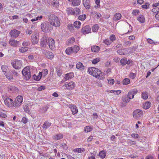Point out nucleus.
<instances>
[{
  "mask_svg": "<svg viewBox=\"0 0 159 159\" xmlns=\"http://www.w3.org/2000/svg\"><path fill=\"white\" fill-rule=\"evenodd\" d=\"M30 45V43L29 41H23L22 43V45L24 47H26L29 46Z\"/></svg>",
  "mask_w": 159,
  "mask_h": 159,
  "instance_id": "obj_56",
  "label": "nucleus"
},
{
  "mask_svg": "<svg viewBox=\"0 0 159 159\" xmlns=\"http://www.w3.org/2000/svg\"><path fill=\"white\" fill-rule=\"evenodd\" d=\"M130 82V80L128 78L125 79L122 82L123 84L125 85L129 84Z\"/></svg>",
  "mask_w": 159,
  "mask_h": 159,
  "instance_id": "obj_40",
  "label": "nucleus"
},
{
  "mask_svg": "<svg viewBox=\"0 0 159 159\" xmlns=\"http://www.w3.org/2000/svg\"><path fill=\"white\" fill-rule=\"evenodd\" d=\"M139 13V11L138 10H134L132 12V14L134 16H136Z\"/></svg>",
  "mask_w": 159,
  "mask_h": 159,
  "instance_id": "obj_48",
  "label": "nucleus"
},
{
  "mask_svg": "<svg viewBox=\"0 0 159 159\" xmlns=\"http://www.w3.org/2000/svg\"><path fill=\"white\" fill-rule=\"evenodd\" d=\"M48 19L51 26L57 27H59L61 24L60 20L55 15L50 14L48 16Z\"/></svg>",
  "mask_w": 159,
  "mask_h": 159,
  "instance_id": "obj_1",
  "label": "nucleus"
},
{
  "mask_svg": "<svg viewBox=\"0 0 159 159\" xmlns=\"http://www.w3.org/2000/svg\"><path fill=\"white\" fill-rule=\"evenodd\" d=\"M74 77V74L73 73H69L66 74L65 77V80H68L71 79Z\"/></svg>",
  "mask_w": 159,
  "mask_h": 159,
  "instance_id": "obj_21",
  "label": "nucleus"
},
{
  "mask_svg": "<svg viewBox=\"0 0 159 159\" xmlns=\"http://www.w3.org/2000/svg\"><path fill=\"white\" fill-rule=\"evenodd\" d=\"M137 20L141 23H143L145 21V18L143 15H139L137 17Z\"/></svg>",
  "mask_w": 159,
  "mask_h": 159,
  "instance_id": "obj_25",
  "label": "nucleus"
},
{
  "mask_svg": "<svg viewBox=\"0 0 159 159\" xmlns=\"http://www.w3.org/2000/svg\"><path fill=\"white\" fill-rule=\"evenodd\" d=\"M48 44L49 48L52 49L55 47V41L52 38H49L48 39Z\"/></svg>",
  "mask_w": 159,
  "mask_h": 159,
  "instance_id": "obj_12",
  "label": "nucleus"
},
{
  "mask_svg": "<svg viewBox=\"0 0 159 159\" xmlns=\"http://www.w3.org/2000/svg\"><path fill=\"white\" fill-rule=\"evenodd\" d=\"M22 72L26 80H28L30 78L31 73L29 67L26 66L24 68L22 71Z\"/></svg>",
  "mask_w": 159,
  "mask_h": 159,
  "instance_id": "obj_4",
  "label": "nucleus"
},
{
  "mask_svg": "<svg viewBox=\"0 0 159 159\" xmlns=\"http://www.w3.org/2000/svg\"><path fill=\"white\" fill-rule=\"evenodd\" d=\"M74 11L75 12V14L76 15H79L80 13V10L79 8L76 7L74 9Z\"/></svg>",
  "mask_w": 159,
  "mask_h": 159,
  "instance_id": "obj_51",
  "label": "nucleus"
},
{
  "mask_svg": "<svg viewBox=\"0 0 159 159\" xmlns=\"http://www.w3.org/2000/svg\"><path fill=\"white\" fill-rule=\"evenodd\" d=\"M69 107L71 109L73 114L75 115L77 113L78 111L75 105H69Z\"/></svg>",
  "mask_w": 159,
  "mask_h": 159,
  "instance_id": "obj_15",
  "label": "nucleus"
},
{
  "mask_svg": "<svg viewBox=\"0 0 159 159\" xmlns=\"http://www.w3.org/2000/svg\"><path fill=\"white\" fill-rule=\"evenodd\" d=\"M106 155V152L104 151H102L99 153V156L102 158H104L105 157Z\"/></svg>",
  "mask_w": 159,
  "mask_h": 159,
  "instance_id": "obj_34",
  "label": "nucleus"
},
{
  "mask_svg": "<svg viewBox=\"0 0 159 159\" xmlns=\"http://www.w3.org/2000/svg\"><path fill=\"white\" fill-rule=\"evenodd\" d=\"M5 104L8 107H12L14 106V103L13 100L9 98H5L4 101Z\"/></svg>",
  "mask_w": 159,
  "mask_h": 159,
  "instance_id": "obj_8",
  "label": "nucleus"
},
{
  "mask_svg": "<svg viewBox=\"0 0 159 159\" xmlns=\"http://www.w3.org/2000/svg\"><path fill=\"white\" fill-rule=\"evenodd\" d=\"M67 12L68 14L75 15V12L74 11V9L71 7L68 8L67 9Z\"/></svg>",
  "mask_w": 159,
  "mask_h": 159,
  "instance_id": "obj_23",
  "label": "nucleus"
},
{
  "mask_svg": "<svg viewBox=\"0 0 159 159\" xmlns=\"http://www.w3.org/2000/svg\"><path fill=\"white\" fill-rule=\"evenodd\" d=\"M142 98L144 99H146L148 98V93L146 92H143L142 94Z\"/></svg>",
  "mask_w": 159,
  "mask_h": 159,
  "instance_id": "obj_47",
  "label": "nucleus"
},
{
  "mask_svg": "<svg viewBox=\"0 0 159 159\" xmlns=\"http://www.w3.org/2000/svg\"><path fill=\"white\" fill-rule=\"evenodd\" d=\"M95 2L97 5L95 6L96 8H98L100 7V0H96L95 1Z\"/></svg>",
  "mask_w": 159,
  "mask_h": 159,
  "instance_id": "obj_58",
  "label": "nucleus"
},
{
  "mask_svg": "<svg viewBox=\"0 0 159 159\" xmlns=\"http://www.w3.org/2000/svg\"><path fill=\"white\" fill-rule=\"evenodd\" d=\"M137 48V47L133 46L129 48L128 50H130L129 52L131 53L135 51Z\"/></svg>",
  "mask_w": 159,
  "mask_h": 159,
  "instance_id": "obj_43",
  "label": "nucleus"
},
{
  "mask_svg": "<svg viewBox=\"0 0 159 159\" xmlns=\"http://www.w3.org/2000/svg\"><path fill=\"white\" fill-rule=\"evenodd\" d=\"M80 0H74L72 1V4L74 6H77L80 5Z\"/></svg>",
  "mask_w": 159,
  "mask_h": 159,
  "instance_id": "obj_33",
  "label": "nucleus"
},
{
  "mask_svg": "<svg viewBox=\"0 0 159 159\" xmlns=\"http://www.w3.org/2000/svg\"><path fill=\"white\" fill-rule=\"evenodd\" d=\"M88 71L90 74L95 77L98 79H102V73L101 70L98 69L95 67H91L88 69Z\"/></svg>",
  "mask_w": 159,
  "mask_h": 159,
  "instance_id": "obj_2",
  "label": "nucleus"
},
{
  "mask_svg": "<svg viewBox=\"0 0 159 159\" xmlns=\"http://www.w3.org/2000/svg\"><path fill=\"white\" fill-rule=\"evenodd\" d=\"M121 16V15L120 13H117L115 15L114 19L115 20H118L120 19Z\"/></svg>",
  "mask_w": 159,
  "mask_h": 159,
  "instance_id": "obj_27",
  "label": "nucleus"
},
{
  "mask_svg": "<svg viewBox=\"0 0 159 159\" xmlns=\"http://www.w3.org/2000/svg\"><path fill=\"white\" fill-rule=\"evenodd\" d=\"M92 51L94 52H98L100 50V48L97 46H93L91 48Z\"/></svg>",
  "mask_w": 159,
  "mask_h": 159,
  "instance_id": "obj_24",
  "label": "nucleus"
},
{
  "mask_svg": "<svg viewBox=\"0 0 159 159\" xmlns=\"http://www.w3.org/2000/svg\"><path fill=\"white\" fill-rule=\"evenodd\" d=\"M64 86L66 87V89L69 90H72L75 87V84L74 82L71 81L67 84L65 83ZM63 86H64V85H63Z\"/></svg>",
  "mask_w": 159,
  "mask_h": 159,
  "instance_id": "obj_11",
  "label": "nucleus"
},
{
  "mask_svg": "<svg viewBox=\"0 0 159 159\" xmlns=\"http://www.w3.org/2000/svg\"><path fill=\"white\" fill-rule=\"evenodd\" d=\"M43 53L48 59H52L54 57L53 53L49 51L44 50L43 51Z\"/></svg>",
  "mask_w": 159,
  "mask_h": 159,
  "instance_id": "obj_9",
  "label": "nucleus"
},
{
  "mask_svg": "<svg viewBox=\"0 0 159 159\" xmlns=\"http://www.w3.org/2000/svg\"><path fill=\"white\" fill-rule=\"evenodd\" d=\"M130 99L128 98H127L126 95L123 96L122 98V100L125 102H129L130 101Z\"/></svg>",
  "mask_w": 159,
  "mask_h": 159,
  "instance_id": "obj_38",
  "label": "nucleus"
},
{
  "mask_svg": "<svg viewBox=\"0 0 159 159\" xmlns=\"http://www.w3.org/2000/svg\"><path fill=\"white\" fill-rule=\"evenodd\" d=\"M81 25V23L79 21H76L74 22V26L76 28H79Z\"/></svg>",
  "mask_w": 159,
  "mask_h": 159,
  "instance_id": "obj_39",
  "label": "nucleus"
},
{
  "mask_svg": "<svg viewBox=\"0 0 159 159\" xmlns=\"http://www.w3.org/2000/svg\"><path fill=\"white\" fill-rule=\"evenodd\" d=\"M6 77L9 80H11L13 79V76L12 75L10 74H6L5 75Z\"/></svg>",
  "mask_w": 159,
  "mask_h": 159,
  "instance_id": "obj_50",
  "label": "nucleus"
},
{
  "mask_svg": "<svg viewBox=\"0 0 159 159\" xmlns=\"http://www.w3.org/2000/svg\"><path fill=\"white\" fill-rule=\"evenodd\" d=\"M127 59L125 58H122L120 61V63L122 66L125 65L127 64Z\"/></svg>",
  "mask_w": 159,
  "mask_h": 159,
  "instance_id": "obj_35",
  "label": "nucleus"
},
{
  "mask_svg": "<svg viewBox=\"0 0 159 159\" xmlns=\"http://www.w3.org/2000/svg\"><path fill=\"white\" fill-rule=\"evenodd\" d=\"M47 42V39L46 38H43L41 42V45L42 47H44L46 45Z\"/></svg>",
  "mask_w": 159,
  "mask_h": 159,
  "instance_id": "obj_41",
  "label": "nucleus"
},
{
  "mask_svg": "<svg viewBox=\"0 0 159 159\" xmlns=\"http://www.w3.org/2000/svg\"><path fill=\"white\" fill-rule=\"evenodd\" d=\"M86 18V15H82L79 16V19L80 20H83L85 19Z\"/></svg>",
  "mask_w": 159,
  "mask_h": 159,
  "instance_id": "obj_55",
  "label": "nucleus"
},
{
  "mask_svg": "<svg viewBox=\"0 0 159 159\" xmlns=\"http://www.w3.org/2000/svg\"><path fill=\"white\" fill-rule=\"evenodd\" d=\"M75 41V39L74 38L72 37L69 39L68 40V42L69 44H71L73 43Z\"/></svg>",
  "mask_w": 159,
  "mask_h": 159,
  "instance_id": "obj_46",
  "label": "nucleus"
},
{
  "mask_svg": "<svg viewBox=\"0 0 159 159\" xmlns=\"http://www.w3.org/2000/svg\"><path fill=\"white\" fill-rule=\"evenodd\" d=\"M71 47L73 53H77L80 50L79 47L77 45H75Z\"/></svg>",
  "mask_w": 159,
  "mask_h": 159,
  "instance_id": "obj_26",
  "label": "nucleus"
},
{
  "mask_svg": "<svg viewBox=\"0 0 159 159\" xmlns=\"http://www.w3.org/2000/svg\"><path fill=\"white\" fill-rule=\"evenodd\" d=\"M138 93V90L136 89H133L131 92H129L128 94L127 97L129 99L133 98L134 96V95Z\"/></svg>",
  "mask_w": 159,
  "mask_h": 159,
  "instance_id": "obj_13",
  "label": "nucleus"
},
{
  "mask_svg": "<svg viewBox=\"0 0 159 159\" xmlns=\"http://www.w3.org/2000/svg\"><path fill=\"white\" fill-rule=\"evenodd\" d=\"M90 27L89 25L84 26L81 29V32L84 34L89 33L90 32Z\"/></svg>",
  "mask_w": 159,
  "mask_h": 159,
  "instance_id": "obj_14",
  "label": "nucleus"
},
{
  "mask_svg": "<svg viewBox=\"0 0 159 159\" xmlns=\"http://www.w3.org/2000/svg\"><path fill=\"white\" fill-rule=\"evenodd\" d=\"M23 100V97L21 95L18 96L16 98L14 106L17 107L20 106L22 104Z\"/></svg>",
  "mask_w": 159,
  "mask_h": 159,
  "instance_id": "obj_7",
  "label": "nucleus"
},
{
  "mask_svg": "<svg viewBox=\"0 0 159 159\" xmlns=\"http://www.w3.org/2000/svg\"><path fill=\"white\" fill-rule=\"evenodd\" d=\"M28 50V48L26 47H21L19 48V52H20L23 53L27 51Z\"/></svg>",
  "mask_w": 159,
  "mask_h": 159,
  "instance_id": "obj_28",
  "label": "nucleus"
},
{
  "mask_svg": "<svg viewBox=\"0 0 159 159\" xmlns=\"http://www.w3.org/2000/svg\"><path fill=\"white\" fill-rule=\"evenodd\" d=\"M143 112L140 109L135 110L133 112V115L134 118L136 119H140L142 116Z\"/></svg>",
  "mask_w": 159,
  "mask_h": 159,
  "instance_id": "obj_6",
  "label": "nucleus"
},
{
  "mask_svg": "<svg viewBox=\"0 0 159 159\" xmlns=\"http://www.w3.org/2000/svg\"><path fill=\"white\" fill-rule=\"evenodd\" d=\"M63 138V135L61 134H56L53 137V139L55 141L60 140Z\"/></svg>",
  "mask_w": 159,
  "mask_h": 159,
  "instance_id": "obj_19",
  "label": "nucleus"
},
{
  "mask_svg": "<svg viewBox=\"0 0 159 159\" xmlns=\"http://www.w3.org/2000/svg\"><path fill=\"white\" fill-rule=\"evenodd\" d=\"M66 52L67 54L70 55L73 53L72 47L67 48L66 50Z\"/></svg>",
  "mask_w": 159,
  "mask_h": 159,
  "instance_id": "obj_36",
  "label": "nucleus"
},
{
  "mask_svg": "<svg viewBox=\"0 0 159 159\" xmlns=\"http://www.w3.org/2000/svg\"><path fill=\"white\" fill-rule=\"evenodd\" d=\"M68 27L70 31L73 30V26L72 24H69L68 25Z\"/></svg>",
  "mask_w": 159,
  "mask_h": 159,
  "instance_id": "obj_64",
  "label": "nucleus"
},
{
  "mask_svg": "<svg viewBox=\"0 0 159 159\" xmlns=\"http://www.w3.org/2000/svg\"><path fill=\"white\" fill-rule=\"evenodd\" d=\"M152 11L154 13H156L159 11V7H155L152 10Z\"/></svg>",
  "mask_w": 159,
  "mask_h": 159,
  "instance_id": "obj_57",
  "label": "nucleus"
},
{
  "mask_svg": "<svg viewBox=\"0 0 159 159\" xmlns=\"http://www.w3.org/2000/svg\"><path fill=\"white\" fill-rule=\"evenodd\" d=\"M40 26L42 30L45 33L49 32L53 29V27L49 21L43 22L41 24Z\"/></svg>",
  "mask_w": 159,
  "mask_h": 159,
  "instance_id": "obj_3",
  "label": "nucleus"
},
{
  "mask_svg": "<svg viewBox=\"0 0 159 159\" xmlns=\"http://www.w3.org/2000/svg\"><path fill=\"white\" fill-rule=\"evenodd\" d=\"M60 147L66 150L67 149V145L66 143H60Z\"/></svg>",
  "mask_w": 159,
  "mask_h": 159,
  "instance_id": "obj_49",
  "label": "nucleus"
},
{
  "mask_svg": "<svg viewBox=\"0 0 159 159\" xmlns=\"http://www.w3.org/2000/svg\"><path fill=\"white\" fill-rule=\"evenodd\" d=\"M92 130V128L89 126H87L84 128V131L87 132H90Z\"/></svg>",
  "mask_w": 159,
  "mask_h": 159,
  "instance_id": "obj_44",
  "label": "nucleus"
},
{
  "mask_svg": "<svg viewBox=\"0 0 159 159\" xmlns=\"http://www.w3.org/2000/svg\"><path fill=\"white\" fill-rule=\"evenodd\" d=\"M147 41L148 43L150 44H152L153 43H155L154 41L150 39H148Z\"/></svg>",
  "mask_w": 159,
  "mask_h": 159,
  "instance_id": "obj_61",
  "label": "nucleus"
},
{
  "mask_svg": "<svg viewBox=\"0 0 159 159\" xmlns=\"http://www.w3.org/2000/svg\"><path fill=\"white\" fill-rule=\"evenodd\" d=\"M42 77V73L39 72L38 75H35V74L33 75V79L36 81H39L41 79Z\"/></svg>",
  "mask_w": 159,
  "mask_h": 159,
  "instance_id": "obj_22",
  "label": "nucleus"
},
{
  "mask_svg": "<svg viewBox=\"0 0 159 159\" xmlns=\"http://www.w3.org/2000/svg\"><path fill=\"white\" fill-rule=\"evenodd\" d=\"M103 42L107 45H110L111 43V42L109 40L106 39L103 41Z\"/></svg>",
  "mask_w": 159,
  "mask_h": 159,
  "instance_id": "obj_60",
  "label": "nucleus"
},
{
  "mask_svg": "<svg viewBox=\"0 0 159 159\" xmlns=\"http://www.w3.org/2000/svg\"><path fill=\"white\" fill-rule=\"evenodd\" d=\"M31 39L32 43L33 44H36L38 42L39 39L38 37L35 35L32 36Z\"/></svg>",
  "mask_w": 159,
  "mask_h": 159,
  "instance_id": "obj_18",
  "label": "nucleus"
},
{
  "mask_svg": "<svg viewBox=\"0 0 159 159\" xmlns=\"http://www.w3.org/2000/svg\"><path fill=\"white\" fill-rule=\"evenodd\" d=\"M51 4L54 7H57L59 6V2L57 0H53L51 2Z\"/></svg>",
  "mask_w": 159,
  "mask_h": 159,
  "instance_id": "obj_42",
  "label": "nucleus"
},
{
  "mask_svg": "<svg viewBox=\"0 0 159 159\" xmlns=\"http://www.w3.org/2000/svg\"><path fill=\"white\" fill-rule=\"evenodd\" d=\"M48 108V107L47 106H45L43 107L42 108L40 109V110L42 112H44L47 111Z\"/></svg>",
  "mask_w": 159,
  "mask_h": 159,
  "instance_id": "obj_54",
  "label": "nucleus"
},
{
  "mask_svg": "<svg viewBox=\"0 0 159 159\" xmlns=\"http://www.w3.org/2000/svg\"><path fill=\"white\" fill-rule=\"evenodd\" d=\"M76 67L77 69H80L81 70H83L84 69V66H83L81 63L79 62L77 64Z\"/></svg>",
  "mask_w": 159,
  "mask_h": 159,
  "instance_id": "obj_29",
  "label": "nucleus"
},
{
  "mask_svg": "<svg viewBox=\"0 0 159 159\" xmlns=\"http://www.w3.org/2000/svg\"><path fill=\"white\" fill-rule=\"evenodd\" d=\"M99 27L97 24H95L93 26L92 28V30L93 32H96L98 30Z\"/></svg>",
  "mask_w": 159,
  "mask_h": 159,
  "instance_id": "obj_37",
  "label": "nucleus"
},
{
  "mask_svg": "<svg viewBox=\"0 0 159 159\" xmlns=\"http://www.w3.org/2000/svg\"><path fill=\"white\" fill-rule=\"evenodd\" d=\"M117 52L120 55H123L126 52V49L118 50L117 51Z\"/></svg>",
  "mask_w": 159,
  "mask_h": 159,
  "instance_id": "obj_31",
  "label": "nucleus"
},
{
  "mask_svg": "<svg viewBox=\"0 0 159 159\" xmlns=\"http://www.w3.org/2000/svg\"><path fill=\"white\" fill-rule=\"evenodd\" d=\"M13 67L16 69L19 70L22 66V61L20 60H16L11 62Z\"/></svg>",
  "mask_w": 159,
  "mask_h": 159,
  "instance_id": "obj_5",
  "label": "nucleus"
},
{
  "mask_svg": "<svg viewBox=\"0 0 159 159\" xmlns=\"http://www.w3.org/2000/svg\"><path fill=\"white\" fill-rule=\"evenodd\" d=\"M41 72L42 73V75H43L44 76H45L48 74V71L47 69H43Z\"/></svg>",
  "mask_w": 159,
  "mask_h": 159,
  "instance_id": "obj_45",
  "label": "nucleus"
},
{
  "mask_svg": "<svg viewBox=\"0 0 159 159\" xmlns=\"http://www.w3.org/2000/svg\"><path fill=\"white\" fill-rule=\"evenodd\" d=\"M20 34V32L15 29L11 30L9 33V34H10L11 37L13 38H15L17 37Z\"/></svg>",
  "mask_w": 159,
  "mask_h": 159,
  "instance_id": "obj_10",
  "label": "nucleus"
},
{
  "mask_svg": "<svg viewBox=\"0 0 159 159\" xmlns=\"http://www.w3.org/2000/svg\"><path fill=\"white\" fill-rule=\"evenodd\" d=\"M24 109L25 112H28L29 111L28 107L27 105H24L23 107Z\"/></svg>",
  "mask_w": 159,
  "mask_h": 159,
  "instance_id": "obj_63",
  "label": "nucleus"
},
{
  "mask_svg": "<svg viewBox=\"0 0 159 159\" xmlns=\"http://www.w3.org/2000/svg\"><path fill=\"white\" fill-rule=\"evenodd\" d=\"M128 156L129 157L133 158H134L138 157V156L135 153H133V154H130Z\"/></svg>",
  "mask_w": 159,
  "mask_h": 159,
  "instance_id": "obj_59",
  "label": "nucleus"
},
{
  "mask_svg": "<svg viewBox=\"0 0 159 159\" xmlns=\"http://www.w3.org/2000/svg\"><path fill=\"white\" fill-rule=\"evenodd\" d=\"M84 6L87 9H89L90 7V1L89 0H84Z\"/></svg>",
  "mask_w": 159,
  "mask_h": 159,
  "instance_id": "obj_20",
  "label": "nucleus"
},
{
  "mask_svg": "<svg viewBox=\"0 0 159 159\" xmlns=\"http://www.w3.org/2000/svg\"><path fill=\"white\" fill-rule=\"evenodd\" d=\"M100 61V59L99 58H97L93 59L92 61V63L93 64H96Z\"/></svg>",
  "mask_w": 159,
  "mask_h": 159,
  "instance_id": "obj_53",
  "label": "nucleus"
},
{
  "mask_svg": "<svg viewBox=\"0 0 159 159\" xmlns=\"http://www.w3.org/2000/svg\"><path fill=\"white\" fill-rule=\"evenodd\" d=\"M19 41L15 39L10 40L9 41V44L12 46L17 47L19 46Z\"/></svg>",
  "mask_w": 159,
  "mask_h": 159,
  "instance_id": "obj_16",
  "label": "nucleus"
},
{
  "mask_svg": "<svg viewBox=\"0 0 159 159\" xmlns=\"http://www.w3.org/2000/svg\"><path fill=\"white\" fill-rule=\"evenodd\" d=\"M151 104V103L150 102H147L144 104L143 105V108L145 109H147L149 108L150 107Z\"/></svg>",
  "mask_w": 159,
  "mask_h": 159,
  "instance_id": "obj_30",
  "label": "nucleus"
},
{
  "mask_svg": "<svg viewBox=\"0 0 159 159\" xmlns=\"http://www.w3.org/2000/svg\"><path fill=\"white\" fill-rule=\"evenodd\" d=\"M52 123L48 120L44 122L42 125V128L45 129H48L51 125Z\"/></svg>",
  "mask_w": 159,
  "mask_h": 159,
  "instance_id": "obj_17",
  "label": "nucleus"
},
{
  "mask_svg": "<svg viewBox=\"0 0 159 159\" xmlns=\"http://www.w3.org/2000/svg\"><path fill=\"white\" fill-rule=\"evenodd\" d=\"M110 39L111 42L113 41L116 39V37L114 35H111L110 37Z\"/></svg>",
  "mask_w": 159,
  "mask_h": 159,
  "instance_id": "obj_62",
  "label": "nucleus"
},
{
  "mask_svg": "<svg viewBox=\"0 0 159 159\" xmlns=\"http://www.w3.org/2000/svg\"><path fill=\"white\" fill-rule=\"evenodd\" d=\"M84 151V149H81L80 148H76L74 150V152H83Z\"/></svg>",
  "mask_w": 159,
  "mask_h": 159,
  "instance_id": "obj_52",
  "label": "nucleus"
},
{
  "mask_svg": "<svg viewBox=\"0 0 159 159\" xmlns=\"http://www.w3.org/2000/svg\"><path fill=\"white\" fill-rule=\"evenodd\" d=\"M1 69L5 75L7 74V72L8 69V67L7 66L4 65L2 66Z\"/></svg>",
  "mask_w": 159,
  "mask_h": 159,
  "instance_id": "obj_32",
  "label": "nucleus"
}]
</instances>
